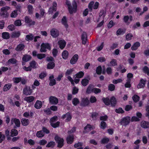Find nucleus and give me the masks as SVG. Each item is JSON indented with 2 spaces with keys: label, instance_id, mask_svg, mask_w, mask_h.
<instances>
[{
  "label": "nucleus",
  "instance_id": "4be33fe9",
  "mask_svg": "<svg viewBox=\"0 0 149 149\" xmlns=\"http://www.w3.org/2000/svg\"><path fill=\"white\" fill-rule=\"evenodd\" d=\"M55 66L54 62H49L47 64V68L48 69H52Z\"/></svg>",
  "mask_w": 149,
  "mask_h": 149
},
{
  "label": "nucleus",
  "instance_id": "bf43d9fd",
  "mask_svg": "<svg viewBox=\"0 0 149 149\" xmlns=\"http://www.w3.org/2000/svg\"><path fill=\"white\" fill-rule=\"evenodd\" d=\"M58 120V117L57 116H54L51 118L50 119V123H54L55 121L57 120Z\"/></svg>",
  "mask_w": 149,
  "mask_h": 149
},
{
  "label": "nucleus",
  "instance_id": "39448f33",
  "mask_svg": "<svg viewBox=\"0 0 149 149\" xmlns=\"http://www.w3.org/2000/svg\"><path fill=\"white\" fill-rule=\"evenodd\" d=\"M49 103L55 105L58 103V99L55 97L50 96L49 98Z\"/></svg>",
  "mask_w": 149,
  "mask_h": 149
},
{
  "label": "nucleus",
  "instance_id": "a878e982",
  "mask_svg": "<svg viewBox=\"0 0 149 149\" xmlns=\"http://www.w3.org/2000/svg\"><path fill=\"white\" fill-rule=\"evenodd\" d=\"M93 86L92 84H90L89 85L88 88H87V89H86V93H87L89 94L91 93V92H93Z\"/></svg>",
  "mask_w": 149,
  "mask_h": 149
},
{
  "label": "nucleus",
  "instance_id": "72a5a7b5",
  "mask_svg": "<svg viewBox=\"0 0 149 149\" xmlns=\"http://www.w3.org/2000/svg\"><path fill=\"white\" fill-rule=\"evenodd\" d=\"M68 53L66 51H64L62 54L63 58L64 59H66L68 57Z\"/></svg>",
  "mask_w": 149,
  "mask_h": 149
},
{
  "label": "nucleus",
  "instance_id": "de8ad7c7",
  "mask_svg": "<svg viewBox=\"0 0 149 149\" xmlns=\"http://www.w3.org/2000/svg\"><path fill=\"white\" fill-rule=\"evenodd\" d=\"M129 19V16L128 15L125 16L123 18V20L124 22L127 24H130V22H128V20Z\"/></svg>",
  "mask_w": 149,
  "mask_h": 149
},
{
  "label": "nucleus",
  "instance_id": "dca6fc26",
  "mask_svg": "<svg viewBox=\"0 0 149 149\" xmlns=\"http://www.w3.org/2000/svg\"><path fill=\"white\" fill-rule=\"evenodd\" d=\"M116 100L115 97H112L110 99V104L112 107H114L116 104Z\"/></svg>",
  "mask_w": 149,
  "mask_h": 149
},
{
  "label": "nucleus",
  "instance_id": "37998d69",
  "mask_svg": "<svg viewBox=\"0 0 149 149\" xmlns=\"http://www.w3.org/2000/svg\"><path fill=\"white\" fill-rule=\"evenodd\" d=\"M84 75V73L82 71L79 72L75 75L76 77L78 78H80L82 77Z\"/></svg>",
  "mask_w": 149,
  "mask_h": 149
},
{
  "label": "nucleus",
  "instance_id": "4d7b16f0",
  "mask_svg": "<svg viewBox=\"0 0 149 149\" xmlns=\"http://www.w3.org/2000/svg\"><path fill=\"white\" fill-rule=\"evenodd\" d=\"M125 33V31H123V29H119L116 32V35L117 36L120 35L122 33Z\"/></svg>",
  "mask_w": 149,
  "mask_h": 149
},
{
  "label": "nucleus",
  "instance_id": "b1692460",
  "mask_svg": "<svg viewBox=\"0 0 149 149\" xmlns=\"http://www.w3.org/2000/svg\"><path fill=\"white\" fill-rule=\"evenodd\" d=\"M34 97L32 96L28 97H25L24 98V100L28 102H31L33 101L34 99Z\"/></svg>",
  "mask_w": 149,
  "mask_h": 149
},
{
  "label": "nucleus",
  "instance_id": "ea45409f",
  "mask_svg": "<svg viewBox=\"0 0 149 149\" xmlns=\"http://www.w3.org/2000/svg\"><path fill=\"white\" fill-rule=\"evenodd\" d=\"M36 62L34 61H33L30 63V66L31 68H37L36 66Z\"/></svg>",
  "mask_w": 149,
  "mask_h": 149
},
{
  "label": "nucleus",
  "instance_id": "9b49d317",
  "mask_svg": "<svg viewBox=\"0 0 149 149\" xmlns=\"http://www.w3.org/2000/svg\"><path fill=\"white\" fill-rule=\"evenodd\" d=\"M89 103L88 100L87 98H83L80 103V105L82 107L88 106Z\"/></svg>",
  "mask_w": 149,
  "mask_h": 149
},
{
  "label": "nucleus",
  "instance_id": "052dcab7",
  "mask_svg": "<svg viewBox=\"0 0 149 149\" xmlns=\"http://www.w3.org/2000/svg\"><path fill=\"white\" fill-rule=\"evenodd\" d=\"M115 88L114 85L112 84L109 85L108 86L109 90L111 91H113L114 90Z\"/></svg>",
  "mask_w": 149,
  "mask_h": 149
},
{
  "label": "nucleus",
  "instance_id": "e433bc0d",
  "mask_svg": "<svg viewBox=\"0 0 149 149\" xmlns=\"http://www.w3.org/2000/svg\"><path fill=\"white\" fill-rule=\"evenodd\" d=\"M72 103L74 106H77L78 104H79V101L77 98H74L72 100Z\"/></svg>",
  "mask_w": 149,
  "mask_h": 149
},
{
  "label": "nucleus",
  "instance_id": "c9c22d12",
  "mask_svg": "<svg viewBox=\"0 0 149 149\" xmlns=\"http://www.w3.org/2000/svg\"><path fill=\"white\" fill-rule=\"evenodd\" d=\"M99 114L96 112H93L91 115V117L93 118V120H96L97 117L98 116Z\"/></svg>",
  "mask_w": 149,
  "mask_h": 149
},
{
  "label": "nucleus",
  "instance_id": "a18cd8bd",
  "mask_svg": "<svg viewBox=\"0 0 149 149\" xmlns=\"http://www.w3.org/2000/svg\"><path fill=\"white\" fill-rule=\"evenodd\" d=\"M17 10H15L12 12L10 14V16L12 18H15L17 16Z\"/></svg>",
  "mask_w": 149,
  "mask_h": 149
},
{
  "label": "nucleus",
  "instance_id": "423d86ee",
  "mask_svg": "<svg viewBox=\"0 0 149 149\" xmlns=\"http://www.w3.org/2000/svg\"><path fill=\"white\" fill-rule=\"evenodd\" d=\"M51 35L54 38H56L59 35V32L57 29H53L50 31Z\"/></svg>",
  "mask_w": 149,
  "mask_h": 149
},
{
  "label": "nucleus",
  "instance_id": "09e8293b",
  "mask_svg": "<svg viewBox=\"0 0 149 149\" xmlns=\"http://www.w3.org/2000/svg\"><path fill=\"white\" fill-rule=\"evenodd\" d=\"M107 125L105 122L102 121L100 123V128L103 129H104L107 127Z\"/></svg>",
  "mask_w": 149,
  "mask_h": 149
},
{
  "label": "nucleus",
  "instance_id": "5fc2aeb1",
  "mask_svg": "<svg viewBox=\"0 0 149 149\" xmlns=\"http://www.w3.org/2000/svg\"><path fill=\"white\" fill-rule=\"evenodd\" d=\"M15 123L16 126L17 127H20V123L19 119L16 118H15Z\"/></svg>",
  "mask_w": 149,
  "mask_h": 149
},
{
  "label": "nucleus",
  "instance_id": "393cba45",
  "mask_svg": "<svg viewBox=\"0 0 149 149\" xmlns=\"http://www.w3.org/2000/svg\"><path fill=\"white\" fill-rule=\"evenodd\" d=\"M102 100L106 105H109L110 104V100L109 98L103 97Z\"/></svg>",
  "mask_w": 149,
  "mask_h": 149
},
{
  "label": "nucleus",
  "instance_id": "ddd939ff",
  "mask_svg": "<svg viewBox=\"0 0 149 149\" xmlns=\"http://www.w3.org/2000/svg\"><path fill=\"white\" fill-rule=\"evenodd\" d=\"M54 77L53 75H52L49 77V80L50 82L49 83V85L53 86L56 84V80L54 79Z\"/></svg>",
  "mask_w": 149,
  "mask_h": 149
},
{
  "label": "nucleus",
  "instance_id": "c756f323",
  "mask_svg": "<svg viewBox=\"0 0 149 149\" xmlns=\"http://www.w3.org/2000/svg\"><path fill=\"white\" fill-rule=\"evenodd\" d=\"M20 35V32L19 31L13 32L12 33V37L13 38L18 37Z\"/></svg>",
  "mask_w": 149,
  "mask_h": 149
},
{
  "label": "nucleus",
  "instance_id": "f03ea898",
  "mask_svg": "<svg viewBox=\"0 0 149 149\" xmlns=\"http://www.w3.org/2000/svg\"><path fill=\"white\" fill-rule=\"evenodd\" d=\"M10 8V7L8 6H5L2 8L0 11V15L3 17H8V13L7 11Z\"/></svg>",
  "mask_w": 149,
  "mask_h": 149
},
{
  "label": "nucleus",
  "instance_id": "6e6552de",
  "mask_svg": "<svg viewBox=\"0 0 149 149\" xmlns=\"http://www.w3.org/2000/svg\"><path fill=\"white\" fill-rule=\"evenodd\" d=\"M74 140V136L73 134L69 135L66 138L67 143L68 144L72 143Z\"/></svg>",
  "mask_w": 149,
  "mask_h": 149
},
{
  "label": "nucleus",
  "instance_id": "2f4dec72",
  "mask_svg": "<svg viewBox=\"0 0 149 149\" xmlns=\"http://www.w3.org/2000/svg\"><path fill=\"white\" fill-rule=\"evenodd\" d=\"M34 36L32 34H30L27 35L26 36V38L25 40L27 41L29 40H32L33 39Z\"/></svg>",
  "mask_w": 149,
  "mask_h": 149
},
{
  "label": "nucleus",
  "instance_id": "bb28decb",
  "mask_svg": "<svg viewBox=\"0 0 149 149\" xmlns=\"http://www.w3.org/2000/svg\"><path fill=\"white\" fill-rule=\"evenodd\" d=\"M88 80L86 79H83L81 81V84L84 86H86L88 84Z\"/></svg>",
  "mask_w": 149,
  "mask_h": 149
},
{
  "label": "nucleus",
  "instance_id": "8fccbe9b",
  "mask_svg": "<svg viewBox=\"0 0 149 149\" xmlns=\"http://www.w3.org/2000/svg\"><path fill=\"white\" fill-rule=\"evenodd\" d=\"M143 70L145 73H146L148 75H149V69L148 67L144 66L143 69Z\"/></svg>",
  "mask_w": 149,
  "mask_h": 149
},
{
  "label": "nucleus",
  "instance_id": "473e14b6",
  "mask_svg": "<svg viewBox=\"0 0 149 149\" xmlns=\"http://www.w3.org/2000/svg\"><path fill=\"white\" fill-rule=\"evenodd\" d=\"M12 85L9 84H6L3 88V91H6L9 90L11 87Z\"/></svg>",
  "mask_w": 149,
  "mask_h": 149
},
{
  "label": "nucleus",
  "instance_id": "f8f14e48",
  "mask_svg": "<svg viewBox=\"0 0 149 149\" xmlns=\"http://www.w3.org/2000/svg\"><path fill=\"white\" fill-rule=\"evenodd\" d=\"M79 58L78 54H75L73 56L70 61V63L72 64L75 63L77 61Z\"/></svg>",
  "mask_w": 149,
  "mask_h": 149
},
{
  "label": "nucleus",
  "instance_id": "4468645a",
  "mask_svg": "<svg viewBox=\"0 0 149 149\" xmlns=\"http://www.w3.org/2000/svg\"><path fill=\"white\" fill-rule=\"evenodd\" d=\"M58 43L59 45V47L61 49L64 48L66 45V42L64 40H61L58 41Z\"/></svg>",
  "mask_w": 149,
  "mask_h": 149
},
{
  "label": "nucleus",
  "instance_id": "69168bd1",
  "mask_svg": "<svg viewBox=\"0 0 149 149\" xmlns=\"http://www.w3.org/2000/svg\"><path fill=\"white\" fill-rule=\"evenodd\" d=\"M73 71V69L67 70L65 73V75L67 76L71 74Z\"/></svg>",
  "mask_w": 149,
  "mask_h": 149
},
{
  "label": "nucleus",
  "instance_id": "864d4df0",
  "mask_svg": "<svg viewBox=\"0 0 149 149\" xmlns=\"http://www.w3.org/2000/svg\"><path fill=\"white\" fill-rule=\"evenodd\" d=\"M92 91L93 92H94L96 94L100 93L101 92V90L100 89L96 88H93Z\"/></svg>",
  "mask_w": 149,
  "mask_h": 149
},
{
  "label": "nucleus",
  "instance_id": "7ed1b4c3",
  "mask_svg": "<svg viewBox=\"0 0 149 149\" xmlns=\"http://www.w3.org/2000/svg\"><path fill=\"white\" fill-rule=\"evenodd\" d=\"M54 139L58 144V147L61 148L63 146L64 140L63 138H61L58 136H56L55 137Z\"/></svg>",
  "mask_w": 149,
  "mask_h": 149
},
{
  "label": "nucleus",
  "instance_id": "680f3d73",
  "mask_svg": "<svg viewBox=\"0 0 149 149\" xmlns=\"http://www.w3.org/2000/svg\"><path fill=\"white\" fill-rule=\"evenodd\" d=\"M28 9L29 13L31 14L33 12V8L31 5H29L28 6Z\"/></svg>",
  "mask_w": 149,
  "mask_h": 149
},
{
  "label": "nucleus",
  "instance_id": "20e7f679",
  "mask_svg": "<svg viewBox=\"0 0 149 149\" xmlns=\"http://www.w3.org/2000/svg\"><path fill=\"white\" fill-rule=\"evenodd\" d=\"M130 118V117L129 116L124 117L121 119L120 123L122 125L126 126L129 124Z\"/></svg>",
  "mask_w": 149,
  "mask_h": 149
},
{
  "label": "nucleus",
  "instance_id": "9d476101",
  "mask_svg": "<svg viewBox=\"0 0 149 149\" xmlns=\"http://www.w3.org/2000/svg\"><path fill=\"white\" fill-rule=\"evenodd\" d=\"M66 118H67L65 120V121L66 122H68L71 120L72 118V116L70 114V113L68 112L65 114H64L62 116L61 118L64 119Z\"/></svg>",
  "mask_w": 149,
  "mask_h": 149
},
{
  "label": "nucleus",
  "instance_id": "2eb2a0df",
  "mask_svg": "<svg viewBox=\"0 0 149 149\" xmlns=\"http://www.w3.org/2000/svg\"><path fill=\"white\" fill-rule=\"evenodd\" d=\"M42 103L41 101L37 100L34 104L35 107L37 109H39L42 107Z\"/></svg>",
  "mask_w": 149,
  "mask_h": 149
},
{
  "label": "nucleus",
  "instance_id": "79ce46f5",
  "mask_svg": "<svg viewBox=\"0 0 149 149\" xmlns=\"http://www.w3.org/2000/svg\"><path fill=\"white\" fill-rule=\"evenodd\" d=\"M60 124V122L58 121L55 123H51L50 125L53 127L56 128L59 126Z\"/></svg>",
  "mask_w": 149,
  "mask_h": 149
},
{
  "label": "nucleus",
  "instance_id": "3c124183",
  "mask_svg": "<svg viewBox=\"0 0 149 149\" xmlns=\"http://www.w3.org/2000/svg\"><path fill=\"white\" fill-rule=\"evenodd\" d=\"M46 55L44 54H37V58L40 59H42L45 57Z\"/></svg>",
  "mask_w": 149,
  "mask_h": 149
},
{
  "label": "nucleus",
  "instance_id": "6ab92c4d",
  "mask_svg": "<svg viewBox=\"0 0 149 149\" xmlns=\"http://www.w3.org/2000/svg\"><path fill=\"white\" fill-rule=\"evenodd\" d=\"M141 125L142 127L146 128L149 127V123L146 121H142L141 123Z\"/></svg>",
  "mask_w": 149,
  "mask_h": 149
},
{
  "label": "nucleus",
  "instance_id": "412c9836",
  "mask_svg": "<svg viewBox=\"0 0 149 149\" xmlns=\"http://www.w3.org/2000/svg\"><path fill=\"white\" fill-rule=\"evenodd\" d=\"M24 47L25 46L23 44H19L15 48V50L18 51H21L24 48Z\"/></svg>",
  "mask_w": 149,
  "mask_h": 149
},
{
  "label": "nucleus",
  "instance_id": "0e129e2a",
  "mask_svg": "<svg viewBox=\"0 0 149 149\" xmlns=\"http://www.w3.org/2000/svg\"><path fill=\"white\" fill-rule=\"evenodd\" d=\"M15 25L16 26H20L21 25V21L19 19L16 20L14 22Z\"/></svg>",
  "mask_w": 149,
  "mask_h": 149
},
{
  "label": "nucleus",
  "instance_id": "cd10ccee",
  "mask_svg": "<svg viewBox=\"0 0 149 149\" xmlns=\"http://www.w3.org/2000/svg\"><path fill=\"white\" fill-rule=\"evenodd\" d=\"M61 22L64 25L65 27L67 28L68 27V25L67 23V22H66V17L65 16H64L62 19L61 20Z\"/></svg>",
  "mask_w": 149,
  "mask_h": 149
},
{
  "label": "nucleus",
  "instance_id": "338daca9",
  "mask_svg": "<svg viewBox=\"0 0 149 149\" xmlns=\"http://www.w3.org/2000/svg\"><path fill=\"white\" fill-rule=\"evenodd\" d=\"M133 37L131 33H128L127 34L126 36V39L127 40H130Z\"/></svg>",
  "mask_w": 149,
  "mask_h": 149
},
{
  "label": "nucleus",
  "instance_id": "a19ab883",
  "mask_svg": "<svg viewBox=\"0 0 149 149\" xmlns=\"http://www.w3.org/2000/svg\"><path fill=\"white\" fill-rule=\"evenodd\" d=\"M42 44L46 49H47L49 50L51 49V45L49 44L48 43H42Z\"/></svg>",
  "mask_w": 149,
  "mask_h": 149
},
{
  "label": "nucleus",
  "instance_id": "13d9d810",
  "mask_svg": "<svg viewBox=\"0 0 149 149\" xmlns=\"http://www.w3.org/2000/svg\"><path fill=\"white\" fill-rule=\"evenodd\" d=\"M76 127H73L71 130L68 131V133L69 135H70V134L75 132L76 131Z\"/></svg>",
  "mask_w": 149,
  "mask_h": 149
},
{
  "label": "nucleus",
  "instance_id": "49530a36",
  "mask_svg": "<svg viewBox=\"0 0 149 149\" xmlns=\"http://www.w3.org/2000/svg\"><path fill=\"white\" fill-rule=\"evenodd\" d=\"M106 14V10H102L99 14V17H101L102 16L104 18Z\"/></svg>",
  "mask_w": 149,
  "mask_h": 149
},
{
  "label": "nucleus",
  "instance_id": "c85d7f7f",
  "mask_svg": "<svg viewBox=\"0 0 149 149\" xmlns=\"http://www.w3.org/2000/svg\"><path fill=\"white\" fill-rule=\"evenodd\" d=\"M10 134V136H11L13 137L14 136H16L18 134V131L16 130L13 129L11 130Z\"/></svg>",
  "mask_w": 149,
  "mask_h": 149
},
{
  "label": "nucleus",
  "instance_id": "58836bf2",
  "mask_svg": "<svg viewBox=\"0 0 149 149\" xmlns=\"http://www.w3.org/2000/svg\"><path fill=\"white\" fill-rule=\"evenodd\" d=\"M109 141V139L108 138H104L101 140V143L103 144L107 143Z\"/></svg>",
  "mask_w": 149,
  "mask_h": 149
},
{
  "label": "nucleus",
  "instance_id": "c03bdc74",
  "mask_svg": "<svg viewBox=\"0 0 149 149\" xmlns=\"http://www.w3.org/2000/svg\"><path fill=\"white\" fill-rule=\"evenodd\" d=\"M55 145V143L54 141H50L47 144L46 146L47 147H51L53 148Z\"/></svg>",
  "mask_w": 149,
  "mask_h": 149
},
{
  "label": "nucleus",
  "instance_id": "5701e85b",
  "mask_svg": "<svg viewBox=\"0 0 149 149\" xmlns=\"http://www.w3.org/2000/svg\"><path fill=\"white\" fill-rule=\"evenodd\" d=\"M21 122L22 125L25 126L27 125L29 123V120L26 118H22L21 120Z\"/></svg>",
  "mask_w": 149,
  "mask_h": 149
},
{
  "label": "nucleus",
  "instance_id": "7c9ffc66",
  "mask_svg": "<svg viewBox=\"0 0 149 149\" xmlns=\"http://www.w3.org/2000/svg\"><path fill=\"white\" fill-rule=\"evenodd\" d=\"M44 133L42 130L40 131L37 132L36 135L38 138H41L44 136Z\"/></svg>",
  "mask_w": 149,
  "mask_h": 149
},
{
  "label": "nucleus",
  "instance_id": "1a4fd4ad",
  "mask_svg": "<svg viewBox=\"0 0 149 149\" xmlns=\"http://www.w3.org/2000/svg\"><path fill=\"white\" fill-rule=\"evenodd\" d=\"M146 81V80L141 79L140 81V82L137 86V88L139 89L143 88L145 86Z\"/></svg>",
  "mask_w": 149,
  "mask_h": 149
},
{
  "label": "nucleus",
  "instance_id": "e2e57ef3",
  "mask_svg": "<svg viewBox=\"0 0 149 149\" xmlns=\"http://www.w3.org/2000/svg\"><path fill=\"white\" fill-rule=\"evenodd\" d=\"M110 64L113 66L117 65L116 60L114 59H112V60L110 62Z\"/></svg>",
  "mask_w": 149,
  "mask_h": 149
},
{
  "label": "nucleus",
  "instance_id": "603ef678",
  "mask_svg": "<svg viewBox=\"0 0 149 149\" xmlns=\"http://www.w3.org/2000/svg\"><path fill=\"white\" fill-rule=\"evenodd\" d=\"M102 68L101 66H99L97 67L96 70V72L98 74H100L102 73Z\"/></svg>",
  "mask_w": 149,
  "mask_h": 149
},
{
  "label": "nucleus",
  "instance_id": "4c0bfd02",
  "mask_svg": "<svg viewBox=\"0 0 149 149\" xmlns=\"http://www.w3.org/2000/svg\"><path fill=\"white\" fill-rule=\"evenodd\" d=\"M134 101L136 103L140 99V97L137 95H134L132 97Z\"/></svg>",
  "mask_w": 149,
  "mask_h": 149
},
{
  "label": "nucleus",
  "instance_id": "f257e3e1",
  "mask_svg": "<svg viewBox=\"0 0 149 149\" xmlns=\"http://www.w3.org/2000/svg\"><path fill=\"white\" fill-rule=\"evenodd\" d=\"M66 4L68 6L69 12L70 14H72L73 12H76L77 6L75 0H74L72 2V7L69 1H66Z\"/></svg>",
  "mask_w": 149,
  "mask_h": 149
},
{
  "label": "nucleus",
  "instance_id": "6e6d98bb",
  "mask_svg": "<svg viewBox=\"0 0 149 149\" xmlns=\"http://www.w3.org/2000/svg\"><path fill=\"white\" fill-rule=\"evenodd\" d=\"M8 63H12V64H14L16 63L17 62V60L14 58H11L9 59L8 61Z\"/></svg>",
  "mask_w": 149,
  "mask_h": 149
},
{
  "label": "nucleus",
  "instance_id": "aec40b11",
  "mask_svg": "<svg viewBox=\"0 0 149 149\" xmlns=\"http://www.w3.org/2000/svg\"><path fill=\"white\" fill-rule=\"evenodd\" d=\"M140 46V43L138 42H137L134 43L133 46L131 47V49L132 50H135L137 49L138 47Z\"/></svg>",
  "mask_w": 149,
  "mask_h": 149
},
{
  "label": "nucleus",
  "instance_id": "f3484780",
  "mask_svg": "<svg viewBox=\"0 0 149 149\" xmlns=\"http://www.w3.org/2000/svg\"><path fill=\"white\" fill-rule=\"evenodd\" d=\"M31 58V56L25 54L23 56L22 58V61L25 62H27Z\"/></svg>",
  "mask_w": 149,
  "mask_h": 149
},
{
  "label": "nucleus",
  "instance_id": "0eeeda50",
  "mask_svg": "<svg viewBox=\"0 0 149 149\" xmlns=\"http://www.w3.org/2000/svg\"><path fill=\"white\" fill-rule=\"evenodd\" d=\"M24 94L28 95H30L32 92V90L29 87H28L27 86H25L24 88L23 91Z\"/></svg>",
  "mask_w": 149,
  "mask_h": 149
},
{
  "label": "nucleus",
  "instance_id": "f704fd0d",
  "mask_svg": "<svg viewBox=\"0 0 149 149\" xmlns=\"http://www.w3.org/2000/svg\"><path fill=\"white\" fill-rule=\"evenodd\" d=\"M2 37L5 39H8L9 38V34L8 32H3L2 33Z\"/></svg>",
  "mask_w": 149,
  "mask_h": 149
},
{
  "label": "nucleus",
  "instance_id": "a211bd4d",
  "mask_svg": "<svg viewBox=\"0 0 149 149\" xmlns=\"http://www.w3.org/2000/svg\"><path fill=\"white\" fill-rule=\"evenodd\" d=\"M57 6V4L55 2H54L53 3L52 8H50L49 10V12L50 13H52L53 11H56V7Z\"/></svg>",
  "mask_w": 149,
  "mask_h": 149
},
{
  "label": "nucleus",
  "instance_id": "774afa93",
  "mask_svg": "<svg viewBox=\"0 0 149 149\" xmlns=\"http://www.w3.org/2000/svg\"><path fill=\"white\" fill-rule=\"evenodd\" d=\"M94 1H92L91 2L88 4V8L91 11L92 10V7L93 6V5L94 4Z\"/></svg>",
  "mask_w": 149,
  "mask_h": 149
}]
</instances>
